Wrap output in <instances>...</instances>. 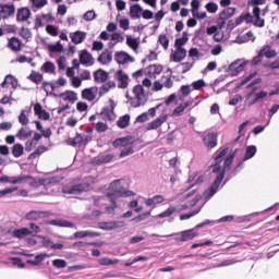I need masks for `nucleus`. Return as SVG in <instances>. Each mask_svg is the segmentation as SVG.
I'll return each instance as SVG.
<instances>
[{"mask_svg":"<svg viewBox=\"0 0 279 279\" xmlns=\"http://www.w3.org/2000/svg\"><path fill=\"white\" fill-rule=\"evenodd\" d=\"M193 101H186L182 105H180L179 107H177L173 112H172V117H180V113L183 112L184 110H186V108H189V106H192Z\"/></svg>","mask_w":279,"mask_h":279,"instance_id":"nucleus-52","label":"nucleus"},{"mask_svg":"<svg viewBox=\"0 0 279 279\" xmlns=\"http://www.w3.org/2000/svg\"><path fill=\"white\" fill-rule=\"evenodd\" d=\"M49 51H51V53H61V51L64 49L62 47V44H60V41H58L57 44H52L48 46Z\"/></svg>","mask_w":279,"mask_h":279,"instance_id":"nucleus-57","label":"nucleus"},{"mask_svg":"<svg viewBox=\"0 0 279 279\" xmlns=\"http://www.w3.org/2000/svg\"><path fill=\"white\" fill-rule=\"evenodd\" d=\"M114 60L118 64H122V65L130 64L131 62H134V58L125 51L116 52Z\"/></svg>","mask_w":279,"mask_h":279,"instance_id":"nucleus-15","label":"nucleus"},{"mask_svg":"<svg viewBox=\"0 0 279 279\" xmlns=\"http://www.w3.org/2000/svg\"><path fill=\"white\" fill-rule=\"evenodd\" d=\"M256 151H258V148H256V146L254 145L246 146L244 157L242 161L238 163L234 171L235 172L241 171L243 169V162H247V160H252V158L256 156Z\"/></svg>","mask_w":279,"mask_h":279,"instance_id":"nucleus-9","label":"nucleus"},{"mask_svg":"<svg viewBox=\"0 0 279 279\" xmlns=\"http://www.w3.org/2000/svg\"><path fill=\"white\" fill-rule=\"evenodd\" d=\"M47 226H58L59 228H73V222L64 219H52L46 221Z\"/></svg>","mask_w":279,"mask_h":279,"instance_id":"nucleus-30","label":"nucleus"},{"mask_svg":"<svg viewBox=\"0 0 279 279\" xmlns=\"http://www.w3.org/2000/svg\"><path fill=\"white\" fill-rule=\"evenodd\" d=\"M113 146L120 149V158L134 154V140L131 136L120 137L113 142Z\"/></svg>","mask_w":279,"mask_h":279,"instance_id":"nucleus-4","label":"nucleus"},{"mask_svg":"<svg viewBox=\"0 0 279 279\" xmlns=\"http://www.w3.org/2000/svg\"><path fill=\"white\" fill-rule=\"evenodd\" d=\"M46 32L49 36H52V37L60 36V27L53 24L46 25Z\"/></svg>","mask_w":279,"mask_h":279,"instance_id":"nucleus-51","label":"nucleus"},{"mask_svg":"<svg viewBox=\"0 0 279 279\" xmlns=\"http://www.w3.org/2000/svg\"><path fill=\"white\" fill-rule=\"evenodd\" d=\"M126 45L134 51V53H138L140 43L138 39L134 38L132 35H126Z\"/></svg>","mask_w":279,"mask_h":279,"instance_id":"nucleus-37","label":"nucleus"},{"mask_svg":"<svg viewBox=\"0 0 279 279\" xmlns=\"http://www.w3.org/2000/svg\"><path fill=\"white\" fill-rule=\"evenodd\" d=\"M143 15V7L141 4H133L130 7L131 19H141Z\"/></svg>","mask_w":279,"mask_h":279,"instance_id":"nucleus-39","label":"nucleus"},{"mask_svg":"<svg viewBox=\"0 0 279 279\" xmlns=\"http://www.w3.org/2000/svg\"><path fill=\"white\" fill-rule=\"evenodd\" d=\"M99 263L102 266L118 265L119 259H111V258H108V257H104V258L99 259Z\"/></svg>","mask_w":279,"mask_h":279,"instance_id":"nucleus-61","label":"nucleus"},{"mask_svg":"<svg viewBox=\"0 0 279 279\" xmlns=\"http://www.w3.org/2000/svg\"><path fill=\"white\" fill-rule=\"evenodd\" d=\"M97 61L99 64L108 65L110 62H112V50L105 49L99 56Z\"/></svg>","mask_w":279,"mask_h":279,"instance_id":"nucleus-23","label":"nucleus"},{"mask_svg":"<svg viewBox=\"0 0 279 279\" xmlns=\"http://www.w3.org/2000/svg\"><path fill=\"white\" fill-rule=\"evenodd\" d=\"M256 93V88H253L252 92H250L246 97H245V106H247V108H252V106L258 104L254 94Z\"/></svg>","mask_w":279,"mask_h":279,"instance_id":"nucleus-45","label":"nucleus"},{"mask_svg":"<svg viewBox=\"0 0 279 279\" xmlns=\"http://www.w3.org/2000/svg\"><path fill=\"white\" fill-rule=\"evenodd\" d=\"M185 199H190L187 205H182L181 208H178L175 206H170L165 211L160 213L158 217L160 219L165 217H171L174 213H180V210H186V208H193V206H196L197 202H199L201 197L199 195L195 194V191L193 192H185L184 193Z\"/></svg>","mask_w":279,"mask_h":279,"instance_id":"nucleus-3","label":"nucleus"},{"mask_svg":"<svg viewBox=\"0 0 279 279\" xmlns=\"http://www.w3.org/2000/svg\"><path fill=\"white\" fill-rule=\"evenodd\" d=\"M158 43L163 49H169V37H167V35H159Z\"/></svg>","mask_w":279,"mask_h":279,"instance_id":"nucleus-59","label":"nucleus"},{"mask_svg":"<svg viewBox=\"0 0 279 279\" xmlns=\"http://www.w3.org/2000/svg\"><path fill=\"white\" fill-rule=\"evenodd\" d=\"M73 45H82L86 40V32L76 31L70 34Z\"/></svg>","mask_w":279,"mask_h":279,"instance_id":"nucleus-26","label":"nucleus"},{"mask_svg":"<svg viewBox=\"0 0 279 279\" xmlns=\"http://www.w3.org/2000/svg\"><path fill=\"white\" fill-rule=\"evenodd\" d=\"M259 56L263 58H276L277 53L276 50L271 49V46H264L263 49L259 51Z\"/></svg>","mask_w":279,"mask_h":279,"instance_id":"nucleus-43","label":"nucleus"},{"mask_svg":"<svg viewBox=\"0 0 279 279\" xmlns=\"http://www.w3.org/2000/svg\"><path fill=\"white\" fill-rule=\"evenodd\" d=\"M165 202V196L162 195H155L153 198H148L145 201L146 206H151L153 208H156L158 204H162Z\"/></svg>","mask_w":279,"mask_h":279,"instance_id":"nucleus-40","label":"nucleus"},{"mask_svg":"<svg viewBox=\"0 0 279 279\" xmlns=\"http://www.w3.org/2000/svg\"><path fill=\"white\" fill-rule=\"evenodd\" d=\"M46 258H49V255L47 253H40L36 255L34 259H27V264L35 265V266L43 265V262Z\"/></svg>","mask_w":279,"mask_h":279,"instance_id":"nucleus-41","label":"nucleus"},{"mask_svg":"<svg viewBox=\"0 0 279 279\" xmlns=\"http://www.w3.org/2000/svg\"><path fill=\"white\" fill-rule=\"evenodd\" d=\"M253 25L255 27H265V19L260 17V8H253Z\"/></svg>","mask_w":279,"mask_h":279,"instance_id":"nucleus-27","label":"nucleus"},{"mask_svg":"<svg viewBox=\"0 0 279 279\" xmlns=\"http://www.w3.org/2000/svg\"><path fill=\"white\" fill-rule=\"evenodd\" d=\"M56 17L52 13H44L36 15L35 17V29H40V27H45V25H49V23H53Z\"/></svg>","mask_w":279,"mask_h":279,"instance_id":"nucleus-8","label":"nucleus"},{"mask_svg":"<svg viewBox=\"0 0 279 279\" xmlns=\"http://www.w3.org/2000/svg\"><path fill=\"white\" fill-rule=\"evenodd\" d=\"M33 8L40 10V8H45L47 5V0H29Z\"/></svg>","mask_w":279,"mask_h":279,"instance_id":"nucleus-60","label":"nucleus"},{"mask_svg":"<svg viewBox=\"0 0 279 279\" xmlns=\"http://www.w3.org/2000/svg\"><path fill=\"white\" fill-rule=\"evenodd\" d=\"M54 97H58L60 101H63V104H69L70 106H73V104L77 101V93L74 90H65L61 94H54Z\"/></svg>","mask_w":279,"mask_h":279,"instance_id":"nucleus-10","label":"nucleus"},{"mask_svg":"<svg viewBox=\"0 0 279 279\" xmlns=\"http://www.w3.org/2000/svg\"><path fill=\"white\" fill-rule=\"evenodd\" d=\"M29 16H32V10L29 8H22L17 10L16 21L25 23V21H29Z\"/></svg>","mask_w":279,"mask_h":279,"instance_id":"nucleus-29","label":"nucleus"},{"mask_svg":"<svg viewBox=\"0 0 279 279\" xmlns=\"http://www.w3.org/2000/svg\"><path fill=\"white\" fill-rule=\"evenodd\" d=\"M117 125L121 130H125V128H128V125H130V114L120 117L119 120L117 121Z\"/></svg>","mask_w":279,"mask_h":279,"instance_id":"nucleus-50","label":"nucleus"},{"mask_svg":"<svg viewBox=\"0 0 279 279\" xmlns=\"http://www.w3.org/2000/svg\"><path fill=\"white\" fill-rule=\"evenodd\" d=\"M58 182H60V178L58 177L41 179V186H45L47 189L49 186L58 184Z\"/></svg>","mask_w":279,"mask_h":279,"instance_id":"nucleus-48","label":"nucleus"},{"mask_svg":"<svg viewBox=\"0 0 279 279\" xmlns=\"http://www.w3.org/2000/svg\"><path fill=\"white\" fill-rule=\"evenodd\" d=\"M110 107H104L100 113H97L99 121H114L117 119V114H114V108H117V104L114 100H109Z\"/></svg>","mask_w":279,"mask_h":279,"instance_id":"nucleus-6","label":"nucleus"},{"mask_svg":"<svg viewBox=\"0 0 279 279\" xmlns=\"http://www.w3.org/2000/svg\"><path fill=\"white\" fill-rule=\"evenodd\" d=\"M31 82H34L35 84H40L43 82V74L33 72L29 75Z\"/></svg>","mask_w":279,"mask_h":279,"instance_id":"nucleus-62","label":"nucleus"},{"mask_svg":"<svg viewBox=\"0 0 279 279\" xmlns=\"http://www.w3.org/2000/svg\"><path fill=\"white\" fill-rule=\"evenodd\" d=\"M134 195H136V193L130 190H125V187L121 185V180H114L110 183L109 192L107 193L108 199H110V202L112 203L111 207L106 208L107 213H109V215H112L114 214V209L118 208L117 201L114 199L119 197H134Z\"/></svg>","mask_w":279,"mask_h":279,"instance_id":"nucleus-2","label":"nucleus"},{"mask_svg":"<svg viewBox=\"0 0 279 279\" xmlns=\"http://www.w3.org/2000/svg\"><path fill=\"white\" fill-rule=\"evenodd\" d=\"M45 151H47V147L46 146H38L29 156L28 158L31 160H34V158H38V156H43V154H45Z\"/></svg>","mask_w":279,"mask_h":279,"instance_id":"nucleus-53","label":"nucleus"},{"mask_svg":"<svg viewBox=\"0 0 279 279\" xmlns=\"http://www.w3.org/2000/svg\"><path fill=\"white\" fill-rule=\"evenodd\" d=\"M29 177H8V175H2L0 177V182L3 184H23L25 180H27Z\"/></svg>","mask_w":279,"mask_h":279,"instance_id":"nucleus-19","label":"nucleus"},{"mask_svg":"<svg viewBox=\"0 0 279 279\" xmlns=\"http://www.w3.org/2000/svg\"><path fill=\"white\" fill-rule=\"evenodd\" d=\"M93 141V135H82L80 133H76V142L78 143V147H86L87 144Z\"/></svg>","mask_w":279,"mask_h":279,"instance_id":"nucleus-38","label":"nucleus"},{"mask_svg":"<svg viewBox=\"0 0 279 279\" xmlns=\"http://www.w3.org/2000/svg\"><path fill=\"white\" fill-rule=\"evenodd\" d=\"M82 97L83 99H85L86 101H95L96 97H97V89L94 87L90 88H85L82 92Z\"/></svg>","mask_w":279,"mask_h":279,"instance_id":"nucleus-32","label":"nucleus"},{"mask_svg":"<svg viewBox=\"0 0 279 279\" xmlns=\"http://www.w3.org/2000/svg\"><path fill=\"white\" fill-rule=\"evenodd\" d=\"M94 80L95 82H98L99 84H104L108 80V72L104 70H97L94 73Z\"/></svg>","mask_w":279,"mask_h":279,"instance_id":"nucleus-44","label":"nucleus"},{"mask_svg":"<svg viewBox=\"0 0 279 279\" xmlns=\"http://www.w3.org/2000/svg\"><path fill=\"white\" fill-rule=\"evenodd\" d=\"M203 143L207 149H215L217 147V133H207L203 136Z\"/></svg>","mask_w":279,"mask_h":279,"instance_id":"nucleus-18","label":"nucleus"},{"mask_svg":"<svg viewBox=\"0 0 279 279\" xmlns=\"http://www.w3.org/2000/svg\"><path fill=\"white\" fill-rule=\"evenodd\" d=\"M223 24H219V27L217 26H209L206 29L207 36H214L215 43H221L223 40L225 33L223 31Z\"/></svg>","mask_w":279,"mask_h":279,"instance_id":"nucleus-11","label":"nucleus"},{"mask_svg":"<svg viewBox=\"0 0 279 279\" xmlns=\"http://www.w3.org/2000/svg\"><path fill=\"white\" fill-rule=\"evenodd\" d=\"M186 53L184 48H174L170 53V62H182L186 58Z\"/></svg>","mask_w":279,"mask_h":279,"instance_id":"nucleus-16","label":"nucleus"},{"mask_svg":"<svg viewBox=\"0 0 279 279\" xmlns=\"http://www.w3.org/2000/svg\"><path fill=\"white\" fill-rule=\"evenodd\" d=\"M57 64L60 71H64V69H66V57L64 56L59 57L57 60Z\"/></svg>","mask_w":279,"mask_h":279,"instance_id":"nucleus-63","label":"nucleus"},{"mask_svg":"<svg viewBox=\"0 0 279 279\" xmlns=\"http://www.w3.org/2000/svg\"><path fill=\"white\" fill-rule=\"evenodd\" d=\"M116 78L119 82V88H128V86H130V76H128V74H125L122 70L117 71Z\"/></svg>","mask_w":279,"mask_h":279,"instance_id":"nucleus-20","label":"nucleus"},{"mask_svg":"<svg viewBox=\"0 0 279 279\" xmlns=\"http://www.w3.org/2000/svg\"><path fill=\"white\" fill-rule=\"evenodd\" d=\"M32 134L34 132L29 128H21L16 134V138L20 141H27V138H31Z\"/></svg>","mask_w":279,"mask_h":279,"instance_id":"nucleus-35","label":"nucleus"},{"mask_svg":"<svg viewBox=\"0 0 279 279\" xmlns=\"http://www.w3.org/2000/svg\"><path fill=\"white\" fill-rule=\"evenodd\" d=\"M32 234L33 231L27 228L15 229L12 231V236L15 239H25L26 236H32Z\"/></svg>","mask_w":279,"mask_h":279,"instance_id":"nucleus-33","label":"nucleus"},{"mask_svg":"<svg viewBox=\"0 0 279 279\" xmlns=\"http://www.w3.org/2000/svg\"><path fill=\"white\" fill-rule=\"evenodd\" d=\"M43 88L47 95H53V97H56V85L52 83H44Z\"/></svg>","mask_w":279,"mask_h":279,"instance_id":"nucleus-55","label":"nucleus"},{"mask_svg":"<svg viewBox=\"0 0 279 279\" xmlns=\"http://www.w3.org/2000/svg\"><path fill=\"white\" fill-rule=\"evenodd\" d=\"M14 12H16L14 4L0 5V16H2V19H10V16H14Z\"/></svg>","mask_w":279,"mask_h":279,"instance_id":"nucleus-21","label":"nucleus"},{"mask_svg":"<svg viewBox=\"0 0 279 279\" xmlns=\"http://www.w3.org/2000/svg\"><path fill=\"white\" fill-rule=\"evenodd\" d=\"M41 71L44 73H56V64H53L51 61H47L43 64Z\"/></svg>","mask_w":279,"mask_h":279,"instance_id":"nucleus-54","label":"nucleus"},{"mask_svg":"<svg viewBox=\"0 0 279 279\" xmlns=\"http://www.w3.org/2000/svg\"><path fill=\"white\" fill-rule=\"evenodd\" d=\"M88 189H90L88 183H81L72 186H63L61 193L64 195H80V193H84L88 191Z\"/></svg>","mask_w":279,"mask_h":279,"instance_id":"nucleus-7","label":"nucleus"},{"mask_svg":"<svg viewBox=\"0 0 279 279\" xmlns=\"http://www.w3.org/2000/svg\"><path fill=\"white\" fill-rule=\"evenodd\" d=\"M229 148L218 150L215 156V163L211 165V173L215 175L214 183L204 192L203 197L208 202L219 191L223 178H226V171H230L232 162H234V153L228 155Z\"/></svg>","mask_w":279,"mask_h":279,"instance_id":"nucleus-1","label":"nucleus"},{"mask_svg":"<svg viewBox=\"0 0 279 279\" xmlns=\"http://www.w3.org/2000/svg\"><path fill=\"white\" fill-rule=\"evenodd\" d=\"M29 112H32V108L28 109H23L19 116V123H21V125H27L29 123V118H27V114H29Z\"/></svg>","mask_w":279,"mask_h":279,"instance_id":"nucleus-46","label":"nucleus"},{"mask_svg":"<svg viewBox=\"0 0 279 279\" xmlns=\"http://www.w3.org/2000/svg\"><path fill=\"white\" fill-rule=\"evenodd\" d=\"M21 47H23V43H21V39L19 37H11L8 41V48L11 49V51L19 52L21 51Z\"/></svg>","mask_w":279,"mask_h":279,"instance_id":"nucleus-31","label":"nucleus"},{"mask_svg":"<svg viewBox=\"0 0 279 279\" xmlns=\"http://www.w3.org/2000/svg\"><path fill=\"white\" fill-rule=\"evenodd\" d=\"M167 119H169V116L167 113H161L147 124L146 130H158L163 123H167Z\"/></svg>","mask_w":279,"mask_h":279,"instance_id":"nucleus-14","label":"nucleus"},{"mask_svg":"<svg viewBox=\"0 0 279 279\" xmlns=\"http://www.w3.org/2000/svg\"><path fill=\"white\" fill-rule=\"evenodd\" d=\"M132 93L133 96L129 98V104H131L132 108H141V106L147 104V94L143 85H135Z\"/></svg>","mask_w":279,"mask_h":279,"instance_id":"nucleus-5","label":"nucleus"},{"mask_svg":"<svg viewBox=\"0 0 279 279\" xmlns=\"http://www.w3.org/2000/svg\"><path fill=\"white\" fill-rule=\"evenodd\" d=\"M114 160V155L112 153L100 154L93 159L94 165H108Z\"/></svg>","mask_w":279,"mask_h":279,"instance_id":"nucleus-17","label":"nucleus"},{"mask_svg":"<svg viewBox=\"0 0 279 279\" xmlns=\"http://www.w3.org/2000/svg\"><path fill=\"white\" fill-rule=\"evenodd\" d=\"M45 217V211H38V210H33L26 215V219L28 221H38V219H43Z\"/></svg>","mask_w":279,"mask_h":279,"instance_id":"nucleus-47","label":"nucleus"},{"mask_svg":"<svg viewBox=\"0 0 279 279\" xmlns=\"http://www.w3.org/2000/svg\"><path fill=\"white\" fill-rule=\"evenodd\" d=\"M274 208H276V205H272V206L266 208L264 211H255L251 215L238 216L235 218V223H247V222L252 221V217H258V215H263V213H269V210H274Z\"/></svg>","mask_w":279,"mask_h":279,"instance_id":"nucleus-13","label":"nucleus"},{"mask_svg":"<svg viewBox=\"0 0 279 279\" xmlns=\"http://www.w3.org/2000/svg\"><path fill=\"white\" fill-rule=\"evenodd\" d=\"M116 21L119 23V27L123 29V32H128L130 29V19L117 15Z\"/></svg>","mask_w":279,"mask_h":279,"instance_id":"nucleus-42","label":"nucleus"},{"mask_svg":"<svg viewBox=\"0 0 279 279\" xmlns=\"http://www.w3.org/2000/svg\"><path fill=\"white\" fill-rule=\"evenodd\" d=\"M1 86H2V88H10V86H12V88H16V86H19V81L9 74L5 76Z\"/></svg>","mask_w":279,"mask_h":279,"instance_id":"nucleus-36","label":"nucleus"},{"mask_svg":"<svg viewBox=\"0 0 279 279\" xmlns=\"http://www.w3.org/2000/svg\"><path fill=\"white\" fill-rule=\"evenodd\" d=\"M25 151V147L22 144H15L12 147V155L14 158H21Z\"/></svg>","mask_w":279,"mask_h":279,"instance_id":"nucleus-49","label":"nucleus"},{"mask_svg":"<svg viewBox=\"0 0 279 279\" xmlns=\"http://www.w3.org/2000/svg\"><path fill=\"white\" fill-rule=\"evenodd\" d=\"M236 12V9L234 8H227L225 9L221 13H220V17H219V24L220 25H226V21H228V19H232V16H234Z\"/></svg>","mask_w":279,"mask_h":279,"instance_id":"nucleus-28","label":"nucleus"},{"mask_svg":"<svg viewBox=\"0 0 279 279\" xmlns=\"http://www.w3.org/2000/svg\"><path fill=\"white\" fill-rule=\"evenodd\" d=\"M80 62L84 66H93V64H95V61H93V54H90V52H88L87 50L81 51Z\"/></svg>","mask_w":279,"mask_h":279,"instance_id":"nucleus-24","label":"nucleus"},{"mask_svg":"<svg viewBox=\"0 0 279 279\" xmlns=\"http://www.w3.org/2000/svg\"><path fill=\"white\" fill-rule=\"evenodd\" d=\"M125 226V221L120 220V221H109V222H104L101 226L102 230H117V228H123Z\"/></svg>","mask_w":279,"mask_h":279,"instance_id":"nucleus-34","label":"nucleus"},{"mask_svg":"<svg viewBox=\"0 0 279 279\" xmlns=\"http://www.w3.org/2000/svg\"><path fill=\"white\" fill-rule=\"evenodd\" d=\"M245 66H247V61L241 62V60H236L229 65L227 73L234 77L239 75V73L243 72V69H245Z\"/></svg>","mask_w":279,"mask_h":279,"instance_id":"nucleus-12","label":"nucleus"},{"mask_svg":"<svg viewBox=\"0 0 279 279\" xmlns=\"http://www.w3.org/2000/svg\"><path fill=\"white\" fill-rule=\"evenodd\" d=\"M160 73H162V65L160 64L149 65L146 70V74L148 77H150V80H156Z\"/></svg>","mask_w":279,"mask_h":279,"instance_id":"nucleus-25","label":"nucleus"},{"mask_svg":"<svg viewBox=\"0 0 279 279\" xmlns=\"http://www.w3.org/2000/svg\"><path fill=\"white\" fill-rule=\"evenodd\" d=\"M85 236H97V233L92 231H76L74 233V239H85Z\"/></svg>","mask_w":279,"mask_h":279,"instance_id":"nucleus-56","label":"nucleus"},{"mask_svg":"<svg viewBox=\"0 0 279 279\" xmlns=\"http://www.w3.org/2000/svg\"><path fill=\"white\" fill-rule=\"evenodd\" d=\"M52 265L57 269H64V267H66V260H64V259H53Z\"/></svg>","mask_w":279,"mask_h":279,"instance_id":"nucleus-64","label":"nucleus"},{"mask_svg":"<svg viewBox=\"0 0 279 279\" xmlns=\"http://www.w3.org/2000/svg\"><path fill=\"white\" fill-rule=\"evenodd\" d=\"M110 40H114V43L119 45V43H123V40H125V37H123V34L114 32L110 35Z\"/></svg>","mask_w":279,"mask_h":279,"instance_id":"nucleus-58","label":"nucleus"},{"mask_svg":"<svg viewBox=\"0 0 279 279\" xmlns=\"http://www.w3.org/2000/svg\"><path fill=\"white\" fill-rule=\"evenodd\" d=\"M197 236V231L194 229H190L186 231H183L180 233V236L175 239L179 243H183L184 241H192V239H195Z\"/></svg>","mask_w":279,"mask_h":279,"instance_id":"nucleus-22","label":"nucleus"}]
</instances>
